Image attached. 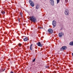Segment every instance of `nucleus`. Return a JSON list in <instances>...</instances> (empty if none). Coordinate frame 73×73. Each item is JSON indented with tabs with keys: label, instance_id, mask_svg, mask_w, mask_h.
Masks as SVG:
<instances>
[{
	"label": "nucleus",
	"instance_id": "1",
	"mask_svg": "<svg viewBox=\"0 0 73 73\" xmlns=\"http://www.w3.org/2000/svg\"><path fill=\"white\" fill-rule=\"evenodd\" d=\"M30 19L31 21L33 22V23H36L37 21L36 18L34 16L30 17Z\"/></svg>",
	"mask_w": 73,
	"mask_h": 73
},
{
	"label": "nucleus",
	"instance_id": "2",
	"mask_svg": "<svg viewBox=\"0 0 73 73\" xmlns=\"http://www.w3.org/2000/svg\"><path fill=\"white\" fill-rule=\"evenodd\" d=\"M29 3L31 6L32 7H33L34 6H35V3H33V2H32V0H29Z\"/></svg>",
	"mask_w": 73,
	"mask_h": 73
},
{
	"label": "nucleus",
	"instance_id": "3",
	"mask_svg": "<svg viewBox=\"0 0 73 73\" xmlns=\"http://www.w3.org/2000/svg\"><path fill=\"white\" fill-rule=\"evenodd\" d=\"M64 13L66 15H69V10L68 9H66L64 11Z\"/></svg>",
	"mask_w": 73,
	"mask_h": 73
},
{
	"label": "nucleus",
	"instance_id": "4",
	"mask_svg": "<svg viewBox=\"0 0 73 73\" xmlns=\"http://www.w3.org/2000/svg\"><path fill=\"white\" fill-rule=\"evenodd\" d=\"M56 22L54 20H53L52 23V25L53 26V28H54L56 27Z\"/></svg>",
	"mask_w": 73,
	"mask_h": 73
},
{
	"label": "nucleus",
	"instance_id": "5",
	"mask_svg": "<svg viewBox=\"0 0 73 73\" xmlns=\"http://www.w3.org/2000/svg\"><path fill=\"white\" fill-rule=\"evenodd\" d=\"M64 33L62 32H60L59 33L58 35L60 37H62V36H64Z\"/></svg>",
	"mask_w": 73,
	"mask_h": 73
},
{
	"label": "nucleus",
	"instance_id": "6",
	"mask_svg": "<svg viewBox=\"0 0 73 73\" xmlns=\"http://www.w3.org/2000/svg\"><path fill=\"white\" fill-rule=\"evenodd\" d=\"M48 32H49V33H51V34L53 33V30L51 29H49L48 31Z\"/></svg>",
	"mask_w": 73,
	"mask_h": 73
},
{
	"label": "nucleus",
	"instance_id": "7",
	"mask_svg": "<svg viewBox=\"0 0 73 73\" xmlns=\"http://www.w3.org/2000/svg\"><path fill=\"white\" fill-rule=\"evenodd\" d=\"M50 3L52 5H54V3L53 0H50Z\"/></svg>",
	"mask_w": 73,
	"mask_h": 73
},
{
	"label": "nucleus",
	"instance_id": "8",
	"mask_svg": "<svg viewBox=\"0 0 73 73\" xmlns=\"http://www.w3.org/2000/svg\"><path fill=\"white\" fill-rule=\"evenodd\" d=\"M38 46H40V47H42V44H41V43L40 42H39L38 43Z\"/></svg>",
	"mask_w": 73,
	"mask_h": 73
},
{
	"label": "nucleus",
	"instance_id": "9",
	"mask_svg": "<svg viewBox=\"0 0 73 73\" xmlns=\"http://www.w3.org/2000/svg\"><path fill=\"white\" fill-rule=\"evenodd\" d=\"M67 48V46H63V50H66V49Z\"/></svg>",
	"mask_w": 73,
	"mask_h": 73
},
{
	"label": "nucleus",
	"instance_id": "10",
	"mask_svg": "<svg viewBox=\"0 0 73 73\" xmlns=\"http://www.w3.org/2000/svg\"><path fill=\"white\" fill-rule=\"evenodd\" d=\"M28 38H25L24 39V41H28Z\"/></svg>",
	"mask_w": 73,
	"mask_h": 73
},
{
	"label": "nucleus",
	"instance_id": "11",
	"mask_svg": "<svg viewBox=\"0 0 73 73\" xmlns=\"http://www.w3.org/2000/svg\"><path fill=\"white\" fill-rule=\"evenodd\" d=\"M36 9H38V8H39V6H38V5H37L36 7Z\"/></svg>",
	"mask_w": 73,
	"mask_h": 73
},
{
	"label": "nucleus",
	"instance_id": "12",
	"mask_svg": "<svg viewBox=\"0 0 73 73\" xmlns=\"http://www.w3.org/2000/svg\"><path fill=\"white\" fill-rule=\"evenodd\" d=\"M70 45H73V42H71L69 43Z\"/></svg>",
	"mask_w": 73,
	"mask_h": 73
},
{
	"label": "nucleus",
	"instance_id": "13",
	"mask_svg": "<svg viewBox=\"0 0 73 73\" xmlns=\"http://www.w3.org/2000/svg\"><path fill=\"white\" fill-rule=\"evenodd\" d=\"M1 13H2V14H3V15H4V14H5V12L4 11H2Z\"/></svg>",
	"mask_w": 73,
	"mask_h": 73
},
{
	"label": "nucleus",
	"instance_id": "14",
	"mask_svg": "<svg viewBox=\"0 0 73 73\" xmlns=\"http://www.w3.org/2000/svg\"><path fill=\"white\" fill-rule=\"evenodd\" d=\"M32 44H31L30 46V50H32Z\"/></svg>",
	"mask_w": 73,
	"mask_h": 73
},
{
	"label": "nucleus",
	"instance_id": "15",
	"mask_svg": "<svg viewBox=\"0 0 73 73\" xmlns=\"http://www.w3.org/2000/svg\"><path fill=\"white\" fill-rule=\"evenodd\" d=\"M60 50H63L64 49H63V47H62L61 48H60Z\"/></svg>",
	"mask_w": 73,
	"mask_h": 73
},
{
	"label": "nucleus",
	"instance_id": "16",
	"mask_svg": "<svg viewBox=\"0 0 73 73\" xmlns=\"http://www.w3.org/2000/svg\"><path fill=\"white\" fill-rule=\"evenodd\" d=\"M57 0V4H58L59 2H60V0Z\"/></svg>",
	"mask_w": 73,
	"mask_h": 73
},
{
	"label": "nucleus",
	"instance_id": "17",
	"mask_svg": "<svg viewBox=\"0 0 73 73\" xmlns=\"http://www.w3.org/2000/svg\"><path fill=\"white\" fill-rule=\"evenodd\" d=\"M20 13L21 16L22 17H23V14H22V13L21 12Z\"/></svg>",
	"mask_w": 73,
	"mask_h": 73
},
{
	"label": "nucleus",
	"instance_id": "18",
	"mask_svg": "<svg viewBox=\"0 0 73 73\" xmlns=\"http://www.w3.org/2000/svg\"><path fill=\"white\" fill-rule=\"evenodd\" d=\"M65 2L66 3H67L68 2V0H65Z\"/></svg>",
	"mask_w": 73,
	"mask_h": 73
},
{
	"label": "nucleus",
	"instance_id": "19",
	"mask_svg": "<svg viewBox=\"0 0 73 73\" xmlns=\"http://www.w3.org/2000/svg\"><path fill=\"white\" fill-rule=\"evenodd\" d=\"M19 45L20 46H21V44L20 43H19Z\"/></svg>",
	"mask_w": 73,
	"mask_h": 73
},
{
	"label": "nucleus",
	"instance_id": "20",
	"mask_svg": "<svg viewBox=\"0 0 73 73\" xmlns=\"http://www.w3.org/2000/svg\"><path fill=\"white\" fill-rule=\"evenodd\" d=\"M35 58H34L33 60V62H35Z\"/></svg>",
	"mask_w": 73,
	"mask_h": 73
},
{
	"label": "nucleus",
	"instance_id": "21",
	"mask_svg": "<svg viewBox=\"0 0 73 73\" xmlns=\"http://www.w3.org/2000/svg\"><path fill=\"white\" fill-rule=\"evenodd\" d=\"M48 66H46V68H48Z\"/></svg>",
	"mask_w": 73,
	"mask_h": 73
},
{
	"label": "nucleus",
	"instance_id": "22",
	"mask_svg": "<svg viewBox=\"0 0 73 73\" xmlns=\"http://www.w3.org/2000/svg\"><path fill=\"white\" fill-rule=\"evenodd\" d=\"M11 73H13V72H12V71H11Z\"/></svg>",
	"mask_w": 73,
	"mask_h": 73
},
{
	"label": "nucleus",
	"instance_id": "23",
	"mask_svg": "<svg viewBox=\"0 0 73 73\" xmlns=\"http://www.w3.org/2000/svg\"><path fill=\"white\" fill-rule=\"evenodd\" d=\"M5 70V69H4V70H3V71H4Z\"/></svg>",
	"mask_w": 73,
	"mask_h": 73
},
{
	"label": "nucleus",
	"instance_id": "24",
	"mask_svg": "<svg viewBox=\"0 0 73 73\" xmlns=\"http://www.w3.org/2000/svg\"><path fill=\"white\" fill-rule=\"evenodd\" d=\"M45 1L46 0H44Z\"/></svg>",
	"mask_w": 73,
	"mask_h": 73
}]
</instances>
